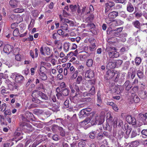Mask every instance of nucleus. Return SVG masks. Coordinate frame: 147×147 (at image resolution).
Segmentation results:
<instances>
[{"instance_id": "f257e3e1", "label": "nucleus", "mask_w": 147, "mask_h": 147, "mask_svg": "<svg viewBox=\"0 0 147 147\" xmlns=\"http://www.w3.org/2000/svg\"><path fill=\"white\" fill-rule=\"evenodd\" d=\"M107 125H106V127L104 128L105 130H108L110 131L111 130L112 125L113 124L114 127H116L118 126V127H121L123 124V121L121 119H118L117 118H114L113 120L112 116H111L110 113H108L107 114Z\"/></svg>"}, {"instance_id": "f03ea898", "label": "nucleus", "mask_w": 147, "mask_h": 147, "mask_svg": "<svg viewBox=\"0 0 147 147\" xmlns=\"http://www.w3.org/2000/svg\"><path fill=\"white\" fill-rule=\"evenodd\" d=\"M38 96H40L43 100H47L49 98L46 94L38 90H34L32 94V97H38Z\"/></svg>"}, {"instance_id": "7ed1b4c3", "label": "nucleus", "mask_w": 147, "mask_h": 147, "mask_svg": "<svg viewBox=\"0 0 147 147\" xmlns=\"http://www.w3.org/2000/svg\"><path fill=\"white\" fill-rule=\"evenodd\" d=\"M21 3V2L17 0H11L9 2V5L12 8L22 7Z\"/></svg>"}, {"instance_id": "20e7f679", "label": "nucleus", "mask_w": 147, "mask_h": 147, "mask_svg": "<svg viewBox=\"0 0 147 147\" xmlns=\"http://www.w3.org/2000/svg\"><path fill=\"white\" fill-rule=\"evenodd\" d=\"M15 81L17 83L21 84H22L24 80V77L20 74H15Z\"/></svg>"}, {"instance_id": "39448f33", "label": "nucleus", "mask_w": 147, "mask_h": 147, "mask_svg": "<svg viewBox=\"0 0 147 147\" xmlns=\"http://www.w3.org/2000/svg\"><path fill=\"white\" fill-rule=\"evenodd\" d=\"M90 114L92 115H90L91 119V123L92 125L96 124L97 122L98 121L100 117L93 112L91 113Z\"/></svg>"}, {"instance_id": "423d86ee", "label": "nucleus", "mask_w": 147, "mask_h": 147, "mask_svg": "<svg viewBox=\"0 0 147 147\" xmlns=\"http://www.w3.org/2000/svg\"><path fill=\"white\" fill-rule=\"evenodd\" d=\"M115 5L114 3L111 1H108L105 3V13L106 14V13H107Z\"/></svg>"}, {"instance_id": "0eeeda50", "label": "nucleus", "mask_w": 147, "mask_h": 147, "mask_svg": "<svg viewBox=\"0 0 147 147\" xmlns=\"http://www.w3.org/2000/svg\"><path fill=\"white\" fill-rule=\"evenodd\" d=\"M126 120L128 123L132 125H135L136 123V120L134 117H132L130 115H127L126 118Z\"/></svg>"}, {"instance_id": "6e6552de", "label": "nucleus", "mask_w": 147, "mask_h": 147, "mask_svg": "<svg viewBox=\"0 0 147 147\" xmlns=\"http://www.w3.org/2000/svg\"><path fill=\"white\" fill-rule=\"evenodd\" d=\"M13 48V46L10 45H7L4 47L3 51L6 54L8 55L12 51Z\"/></svg>"}, {"instance_id": "1a4fd4ad", "label": "nucleus", "mask_w": 147, "mask_h": 147, "mask_svg": "<svg viewBox=\"0 0 147 147\" xmlns=\"http://www.w3.org/2000/svg\"><path fill=\"white\" fill-rule=\"evenodd\" d=\"M108 55L110 58H117L119 55V53L116 51H109L108 53Z\"/></svg>"}, {"instance_id": "9d476101", "label": "nucleus", "mask_w": 147, "mask_h": 147, "mask_svg": "<svg viewBox=\"0 0 147 147\" xmlns=\"http://www.w3.org/2000/svg\"><path fill=\"white\" fill-rule=\"evenodd\" d=\"M94 72L93 71L89 69L86 71L85 74L86 77L92 78L94 76Z\"/></svg>"}, {"instance_id": "9b49d317", "label": "nucleus", "mask_w": 147, "mask_h": 147, "mask_svg": "<svg viewBox=\"0 0 147 147\" xmlns=\"http://www.w3.org/2000/svg\"><path fill=\"white\" fill-rule=\"evenodd\" d=\"M107 77L109 78H112L113 77L115 76L116 78H117V76L118 75L117 74H115L112 70H109L107 71Z\"/></svg>"}, {"instance_id": "f8f14e48", "label": "nucleus", "mask_w": 147, "mask_h": 147, "mask_svg": "<svg viewBox=\"0 0 147 147\" xmlns=\"http://www.w3.org/2000/svg\"><path fill=\"white\" fill-rule=\"evenodd\" d=\"M26 119L25 117L24 118L23 117V120L25 121H28L29 120L32 119V117L33 116L32 113L29 112H27L26 114Z\"/></svg>"}, {"instance_id": "ddd939ff", "label": "nucleus", "mask_w": 147, "mask_h": 147, "mask_svg": "<svg viewBox=\"0 0 147 147\" xmlns=\"http://www.w3.org/2000/svg\"><path fill=\"white\" fill-rule=\"evenodd\" d=\"M118 13L115 11H113L110 13L108 18L109 19H113L115 18L118 16Z\"/></svg>"}, {"instance_id": "4468645a", "label": "nucleus", "mask_w": 147, "mask_h": 147, "mask_svg": "<svg viewBox=\"0 0 147 147\" xmlns=\"http://www.w3.org/2000/svg\"><path fill=\"white\" fill-rule=\"evenodd\" d=\"M107 105L111 106L113 109L115 111L117 112L118 111L119 108L113 102H107Z\"/></svg>"}, {"instance_id": "2eb2a0df", "label": "nucleus", "mask_w": 147, "mask_h": 147, "mask_svg": "<svg viewBox=\"0 0 147 147\" xmlns=\"http://www.w3.org/2000/svg\"><path fill=\"white\" fill-rule=\"evenodd\" d=\"M113 24L115 25V26L121 25L124 23L123 21L119 19H116L113 20Z\"/></svg>"}, {"instance_id": "dca6fc26", "label": "nucleus", "mask_w": 147, "mask_h": 147, "mask_svg": "<svg viewBox=\"0 0 147 147\" xmlns=\"http://www.w3.org/2000/svg\"><path fill=\"white\" fill-rule=\"evenodd\" d=\"M130 72H128V74L129 75L131 74V78L133 79L136 76V68H135L132 67L130 69Z\"/></svg>"}, {"instance_id": "f3484780", "label": "nucleus", "mask_w": 147, "mask_h": 147, "mask_svg": "<svg viewBox=\"0 0 147 147\" xmlns=\"http://www.w3.org/2000/svg\"><path fill=\"white\" fill-rule=\"evenodd\" d=\"M73 88H74L76 90V94H80V92H81V91H83V90L85 88H80V89H79L78 87V86H77L76 84H73Z\"/></svg>"}, {"instance_id": "a211bd4d", "label": "nucleus", "mask_w": 147, "mask_h": 147, "mask_svg": "<svg viewBox=\"0 0 147 147\" xmlns=\"http://www.w3.org/2000/svg\"><path fill=\"white\" fill-rule=\"evenodd\" d=\"M127 11L129 12H132L134 10L133 6L130 3H128L127 6Z\"/></svg>"}, {"instance_id": "6ab92c4d", "label": "nucleus", "mask_w": 147, "mask_h": 147, "mask_svg": "<svg viewBox=\"0 0 147 147\" xmlns=\"http://www.w3.org/2000/svg\"><path fill=\"white\" fill-rule=\"evenodd\" d=\"M88 114V113L86 112L84 109H83L80 111L79 114V117L80 118H83L86 116Z\"/></svg>"}, {"instance_id": "aec40b11", "label": "nucleus", "mask_w": 147, "mask_h": 147, "mask_svg": "<svg viewBox=\"0 0 147 147\" xmlns=\"http://www.w3.org/2000/svg\"><path fill=\"white\" fill-rule=\"evenodd\" d=\"M96 46L95 43H94L90 45L88 47H86L88 51V52H87V53L94 51L95 49Z\"/></svg>"}, {"instance_id": "412c9836", "label": "nucleus", "mask_w": 147, "mask_h": 147, "mask_svg": "<svg viewBox=\"0 0 147 147\" xmlns=\"http://www.w3.org/2000/svg\"><path fill=\"white\" fill-rule=\"evenodd\" d=\"M90 88L89 90L88 96H91L94 95L95 93V87L93 86H90Z\"/></svg>"}, {"instance_id": "4be33fe9", "label": "nucleus", "mask_w": 147, "mask_h": 147, "mask_svg": "<svg viewBox=\"0 0 147 147\" xmlns=\"http://www.w3.org/2000/svg\"><path fill=\"white\" fill-rule=\"evenodd\" d=\"M67 66L69 69V71L71 73H73L75 71V68L72 66L71 64L70 63H68L67 64Z\"/></svg>"}, {"instance_id": "5701e85b", "label": "nucleus", "mask_w": 147, "mask_h": 147, "mask_svg": "<svg viewBox=\"0 0 147 147\" xmlns=\"http://www.w3.org/2000/svg\"><path fill=\"white\" fill-rule=\"evenodd\" d=\"M139 144V142L137 141H135L129 143L128 147H136Z\"/></svg>"}, {"instance_id": "b1692460", "label": "nucleus", "mask_w": 147, "mask_h": 147, "mask_svg": "<svg viewBox=\"0 0 147 147\" xmlns=\"http://www.w3.org/2000/svg\"><path fill=\"white\" fill-rule=\"evenodd\" d=\"M71 46L70 43L69 42H65L64 44L63 49L64 51L67 52L69 51V49Z\"/></svg>"}, {"instance_id": "393cba45", "label": "nucleus", "mask_w": 147, "mask_h": 147, "mask_svg": "<svg viewBox=\"0 0 147 147\" xmlns=\"http://www.w3.org/2000/svg\"><path fill=\"white\" fill-rule=\"evenodd\" d=\"M107 67L108 69H110L114 68L116 67L114 62H110L107 65Z\"/></svg>"}, {"instance_id": "a878e982", "label": "nucleus", "mask_w": 147, "mask_h": 147, "mask_svg": "<svg viewBox=\"0 0 147 147\" xmlns=\"http://www.w3.org/2000/svg\"><path fill=\"white\" fill-rule=\"evenodd\" d=\"M115 92L119 94L121 93L123 91V89L122 86H115Z\"/></svg>"}, {"instance_id": "bb28decb", "label": "nucleus", "mask_w": 147, "mask_h": 147, "mask_svg": "<svg viewBox=\"0 0 147 147\" xmlns=\"http://www.w3.org/2000/svg\"><path fill=\"white\" fill-rule=\"evenodd\" d=\"M39 78L42 80H46L47 78V77L45 73H39Z\"/></svg>"}, {"instance_id": "cd10ccee", "label": "nucleus", "mask_w": 147, "mask_h": 147, "mask_svg": "<svg viewBox=\"0 0 147 147\" xmlns=\"http://www.w3.org/2000/svg\"><path fill=\"white\" fill-rule=\"evenodd\" d=\"M16 7L17 8L13 10V11L16 13H21L23 12L24 11V9L22 8L23 7L22 6V7Z\"/></svg>"}, {"instance_id": "c85d7f7f", "label": "nucleus", "mask_w": 147, "mask_h": 147, "mask_svg": "<svg viewBox=\"0 0 147 147\" xmlns=\"http://www.w3.org/2000/svg\"><path fill=\"white\" fill-rule=\"evenodd\" d=\"M129 84L130 82L129 80H127L124 84V85L125 87V90H129L132 87Z\"/></svg>"}, {"instance_id": "c756f323", "label": "nucleus", "mask_w": 147, "mask_h": 147, "mask_svg": "<svg viewBox=\"0 0 147 147\" xmlns=\"http://www.w3.org/2000/svg\"><path fill=\"white\" fill-rule=\"evenodd\" d=\"M132 96L133 97L134 100H132V102H134L135 103L138 102L140 100V98L138 96L134 93H132Z\"/></svg>"}, {"instance_id": "7c9ffc66", "label": "nucleus", "mask_w": 147, "mask_h": 147, "mask_svg": "<svg viewBox=\"0 0 147 147\" xmlns=\"http://www.w3.org/2000/svg\"><path fill=\"white\" fill-rule=\"evenodd\" d=\"M69 90L67 88H65L63 89L61 93L62 94L65 96H68L69 93Z\"/></svg>"}, {"instance_id": "2f4dec72", "label": "nucleus", "mask_w": 147, "mask_h": 147, "mask_svg": "<svg viewBox=\"0 0 147 147\" xmlns=\"http://www.w3.org/2000/svg\"><path fill=\"white\" fill-rule=\"evenodd\" d=\"M21 32L18 29L16 28L13 31V34L14 36H20V34Z\"/></svg>"}, {"instance_id": "473e14b6", "label": "nucleus", "mask_w": 147, "mask_h": 147, "mask_svg": "<svg viewBox=\"0 0 147 147\" xmlns=\"http://www.w3.org/2000/svg\"><path fill=\"white\" fill-rule=\"evenodd\" d=\"M132 24L135 27L139 29L140 26V22L136 20L132 22Z\"/></svg>"}, {"instance_id": "72a5a7b5", "label": "nucleus", "mask_w": 147, "mask_h": 147, "mask_svg": "<svg viewBox=\"0 0 147 147\" xmlns=\"http://www.w3.org/2000/svg\"><path fill=\"white\" fill-rule=\"evenodd\" d=\"M137 75L140 79H142L144 77L143 73L140 70H139L137 71Z\"/></svg>"}, {"instance_id": "f704fd0d", "label": "nucleus", "mask_w": 147, "mask_h": 147, "mask_svg": "<svg viewBox=\"0 0 147 147\" xmlns=\"http://www.w3.org/2000/svg\"><path fill=\"white\" fill-rule=\"evenodd\" d=\"M56 96L58 99L60 100H62L64 99V96L61 93H58L56 94Z\"/></svg>"}, {"instance_id": "c9c22d12", "label": "nucleus", "mask_w": 147, "mask_h": 147, "mask_svg": "<svg viewBox=\"0 0 147 147\" xmlns=\"http://www.w3.org/2000/svg\"><path fill=\"white\" fill-rule=\"evenodd\" d=\"M93 64V60L92 59H89L87 60L86 65L89 67H91Z\"/></svg>"}, {"instance_id": "e433bc0d", "label": "nucleus", "mask_w": 147, "mask_h": 147, "mask_svg": "<svg viewBox=\"0 0 147 147\" xmlns=\"http://www.w3.org/2000/svg\"><path fill=\"white\" fill-rule=\"evenodd\" d=\"M2 90H1V93L4 95L5 94H7L9 93V92L7 91V88H5L4 87H2L1 88Z\"/></svg>"}, {"instance_id": "4c0bfd02", "label": "nucleus", "mask_w": 147, "mask_h": 147, "mask_svg": "<svg viewBox=\"0 0 147 147\" xmlns=\"http://www.w3.org/2000/svg\"><path fill=\"white\" fill-rule=\"evenodd\" d=\"M114 62L115 63L116 67H118L120 66L123 63V61L122 60L119 59L116 60L115 62Z\"/></svg>"}, {"instance_id": "58836bf2", "label": "nucleus", "mask_w": 147, "mask_h": 147, "mask_svg": "<svg viewBox=\"0 0 147 147\" xmlns=\"http://www.w3.org/2000/svg\"><path fill=\"white\" fill-rule=\"evenodd\" d=\"M62 29L65 31V32H68L69 30L68 28V25L66 24H64L63 25L61 26Z\"/></svg>"}, {"instance_id": "ea45409f", "label": "nucleus", "mask_w": 147, "mask_h": 147, "mask_svg": "<svg viewBox=\"0 0 147 147\" xmlns=\"http://www.w3.org/2000/svg\"><path fill=\"white\" fill-rule=\"evenodd\" d=\"M44 51L46 54L48 55H50L51 52V51L50 50V48L47 47H45Z\"/></svg>"}, {"instance_id": "a19ab883", "label": "nucleus", "mask_w": 147, "mask_h": 147, "mask_svg": "<svg viewBox=\"0 0 147 147\" xmlns=\"http://www.w3.org/2000/svg\"><path fill=\"white\" fill-rule=\"evenodd\" d=\"M20 28V32L21 33H22L24 30L25 29V24H23L21 23L19 25Z\"/></svg>"}, {"instance_id": "79ce46f5", "label": "nucleus", "mask_w": 147, "mask_h": 147, "mask_svg": "<svg viewBox=\"0 0 147 147\" xmlns=\"http://www.w3.org/2000/svg\"><path fill=\"white\" fill-rule=\"evenodd\" d=\"M141 59L140 57H137L135 59V62L136 65H139L141 62Z\"/></svg>"}, {"instance_id": "37998d69", "label": "nucleus", "mask_w": 147, "mask_h": 147, "mask_svg": "<svg viewBox=\"0 0 147 147\" xmlns=\"http://www.w3.org/2000/svg\"><path fill=\"white\" fill-rule=\"evenodd\" d=\"M65 22L69 24L71 26H73L74 25V22L72 21H71L67 19L65 20Z\"/></svg>"}, {"instance_id": "c03bdc74", "label": "nucleus", "mask_w": 147, "mask_h": 147, "mask_svg": "<svg viewBox=\"0 0 147 147\" xmlns=\"http://www.w3.org/2000/svg\"><path fill=\"white\" fill-rule=\"evenodd\" d=\"M93 20V17L92 16H90L86 18L85 21L88 23H90L92 22Z\"/></svg>"}, {"instance_id": "a18cd8bd", "label": "nucleus", "mask_w": 147, "mask_h": 147, "mask_svg": "<svg viewBox=\"0 0 147 147\" xmlns=\"http://www.w3.org/2000/svg\"><path fill=\"white\" fill-rule=\"evenodd\" d=\"M33 98L32 99V102L37 104L40 103L42 102V101L40 100L39 99Z\"/></svg>"}, {"instance_id": "49530a36", "label": "nucleus", "mask_w": 147, "mask_h": 147, "mask_svg": "<svg viewBox=\"0 0 147 147\" xmlns=\"http://www.w3.org/2000/svg\"><path fill=\"white\" fill-rule=\"evenodd\" d=\"M85 145L86 143L84 140L80 141L78 144L79 147H85Z\"/></svg>"}, {"instance_id": "de8ad7c7", "label": "nucleus", "mask_w": 147, "mask_h": 147, "mask_svg": "<svg viewBox=\"0 0 147 147\" xmlns=\"http://www.w3.org/2000/svg\"><path fill=\"white\" fill-rule=\"evenodd\" d=\"M34 113L37 115H39L42 113V111L38 109H34L33 111Z\"/></svg>"}, {"instance_id": "09e8293b", "label": "nucleus", "mask_w": 147, "mask_h": 147, "mask_svg": "<svg viewBox=\"0 0 147 147\" xmlns=\"http://www.w3.org/2000/svg\"><path fill=\"white\" fill-rule=\"evenodd\" d=\"M18 26V23L17 22H15L12 24L11 25V28L12 29H15Z\"/></svg>"}, {"instance_id": "8fccbe9b", "label": "nucleus", "mask_w": 147, "mask_h": 147, "mask_svg": "<svg viewBox=\"0 0 147 147\" xmlns=\"http://www.w3.org/2000/svg\"><path fill=\"white\" fill-rule=\"evenodd\" d=\"M46 70V68L45 66H41L39 73H45V71Z\"/></svg>"}, {"instance_id": "3c124183", "label": "nucleus", "mask_w": 147, "mask_h": 147, "mask_svg": "<svg viewBox=\"0 0 147 147\" xmlns=\"http://www.w3.org/2000/svg\"><path fill=\"white\" fill-rule=\"evenodd\" d=\"M59 107V105H56L54 104L53 105L52 110L54 111H58Z\"/></svg>"}, {"instance_id": "603ef678", "label": "nucleus", "mask_w": 147, "mask_h": 147, "mask_svg": "<svg viewBox=\"0 0 147 147\" xmlns=\"http://www.w3.org/2000/svg\"><path fill=\"white\" fill-rule=\"evenodd\" d=\"M1 105H0V107ZM6 108V104L5 103H4L2 105L1 107H0V109H1V111L2 112L5 111Z\"/></svg>"}, {"instance_id": "864d4df0", "label": "nucleus", "mask_w": 147, "mask_h": 147, "mask_svg": "<svg viewBox=\"0 0 147 147\" xmlns=\"http://www.w3.org/2000/svg\"><path fill=\"white\" fill-rule=\"evenodd\" d=\"M96 132L95 131H92L90 133V137L91 139L94 138Z\"/></svg>"}, {"instance_id": "5fc2aeb1", "label": "nucleus", "mask_w": 147, "mask_h": 147, "mask_svg": "<svg viewBox=\"0 0 147 147\" xmlns=\"http://www.w3.org/2000/svg\"><path fill=\"white\" fill-rule=\"evenodd\" d=\"M82 80V77L81 76H78L76 82L77 84H80Z\"/></svg>"}, {"instance_id": "6e6d98bb", "label": "nucleus", "mask_w": 147, "mask_h": 147, "mask_svg": "<svg viewBox=\"0 0 147 147\" xmlns=\"http://www.w3.org/2000/svg\"><path fill=\"white\" fill-rule=\"evenodd\" d=\"M89 11H87L86 12V14H88L89 13L90 11H94V8L92 5H90L89 7Z\"/></svg>"}, {"instance_id": "4d7b16f0", "label": "nucleus", "mask_w": 147, "mask_h": 147, "mask_svg": "<svg viewBox=\"0 0 147 147\" xmlns=\"http://www.w3.org/2000/svg\"><path fill=\"white\" fill-rule=\"evenodd\" d=\"M126 2V0H116V3H120L125 4Z\"/></svg>"}, {"instance_id": "13d9d810", "label": "nucleus", "mask_w": 147, "mask_h": 147, "mask_svg": "<svg viewBox=\"0 0 147 147\" xmlns=\"http://www.w3.org/2000/svg\"><path fill=\"white\" fill-rule=\"evenodd\" d=\"M78 72L77 71H76L74 72L73 75L71 76V78L74 79H75L77 76Z\"/></svg>"}, {"instance_id": "bf43d9fd", "label": "nucleus", "mask_w": 147, "mask_h": 147, "mask_svg": "<svg viewBox=\"0 0 147 147\" xmlns=\"http://www.w3.org/2000/svg\"><path fill=\"white\" fill-rule=\"evenodd\" d=\"M139 89V87L137 86H136L134 87L132 90L133 91L135 92H138Z\"/></svg>"}, {"instance_id": "052dcab7", "label": "nucleus", "mask_w": 147, "mask_h": 147, "mask_svg": "<svg viewBox=\"0 0 147 147\" xmlns=\"http://www.w3.org/2000/svg\"><path fill=\"white\" fill-rule=\"evenodd\" d=\"M21 56L20 55L18 54L15 56V59L17 61H20L21 60Z\"/></svg>"}, {"instance_id": "680f3d73", "label": "nucleus", "mask_w": 147, "mask_h": 147, "mask_svg": "<svg viewBox=\"0 0 147 147\" xmlns=\"http://www.w3.org/2000/svg\"><path fill=\"white\" fill-rule=\"evenodd\" d=\"M88 84L90 85V86H93L95 84V82L94 80H91L88 81Z\"/></svg>"}, {"instance_id": "e2e57ef3", "label": "nucleus", "mask_w": 147, "mask_h": 147, "mask_svg": "<svg viewBox=\"0 0 147 147\" xmlns=\"http://www.w3.org/2000/svg\"><path fill=\"white\" fill-rule=\"evenodd\" d=\"M70 9L72 11H74L76 10V5H71L69 6Z\"/></svg>"}, {"instance_id": "0e129e2a", "label": "nucleus", "mask_w": 147, "mask_h": 147, "mask_svg": "<svg viewBox=\"0 0 147 147\" xmlns=\"http://www.w3.org/2000/svg\"><path fill=\"white\" fill-rule=\"evenodd\" d=\"M29 73L28 69L27 68H26L23 71L22 73L23 74H24L25 75H27Z\"/></svg>"}, {"instance_id": "69168bd1", "label": "nucleus", "mask_w": 147, "mask_h": 147, "mask_svg": "<svg viewBox=\"0 0 147 147\" xmlns=\"http://www.w3.org/2000/svg\"><path fill=\"white\" fill-rule=\"evenodd\" d=\"M139 117L141 120H143L145 119V115L142 113H140L139 115Z\"/></svg>"}, {"instance_id": "338daca9", "label": "nucleus", "mask_w": 147, "mask_h": 147, "mask_svg": "<svg viewBox=\"0 0 147 147\" xmlns=\"http://www.w3.org/2000/svg\"><path fill=\"white\" fill-rule=\"evenodd\" d=\"M141 133L142 135L147 136V129H143L142 130Z\"/></svg>"}, {"instance_id": "774afa93", "label": "nucleus", "mask_w": 147, "mask_h": 147, "mask_svg": "<svg viewBox=\"0 0 147 147\" xmlns=\"http://www.w3.org/2000/svg\"><path fill=\"white\" fill-rule=\"evenodd\" d=\"M4 114L5 115H9L11 114V112L10 110H7L5 111Z\"/></svg>"}]
</instances>
